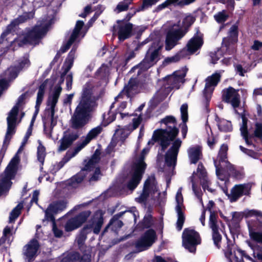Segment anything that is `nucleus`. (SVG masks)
<instances>
[{"label":"nucleus","mask_w":262,"mask_h":262,"mask_svg":"<svg viewBox=\"0 0 262 262\" xmlns=\"http://www.w3.org/2000/svg\"><path fill=\"white\" fill-rule=\"evenodd\" d=\"M178 154L167 150L165 155V162L166 165L169 167H175L177 164V157Z\"/></svg>","instance_id":"nucleus-34"},{"label":"nucleus","mask_w":262,"mask_h":262,"mask_svg":"<svg viewBox=\"0 0 262 262\" xmlns=\"http://www.w3.org/2000/svg\"><path fill=\"white\" fill-rule=\"evenodd\" d=\"M188 157L191 164H196L202 156V147L199 145L189 148Z\"/></svg>","instance_id":"nucleus-26"},{"label":"nucleus","mask_w":262,"mask_h":262,"mask_svg":"<svg viewBox=\"0 0 262 262\" xmlns=\"http://www.w3.org/2000/svg\"><path fill=\"white\" fill-rule=\"evenodd\" d=\"M163 47V43L160 40L153 41L149 46L143 60L132 68L130 71L134 72L136 69H138L137 75L139 76L156 65L160 60L161 52Z\"/></svg>","instance_id":"nucleus-2"},{"label":"nucleus","mask_w":262,"mask_h":262,"mask_svg":"<svg viewBox=\"0 0 262 262\" xmlns=\"http://www.w3.org/2000/svg\"><path fill=\"white\" fill-rule=\"evenodd\" d=\"M148 149L146 148H143L141 152L138 160L136 162L133 164L132 167L145 171L147 167V164L144 162V160L145 155L148 152Z\"/></svg>","instance_id":"nucleus-30"},{"label":"nucleus","mask_w":262,"mask_h":262,"mask_svg":"<svg viewBox=\"0 0 262 262\" xmlns=\"http://www.w3.org/2000/svg\"><path fill=\"white\" fill-rule=\"evenodd\" d=\"M40 248L38 241L33 238L23 248V254L26 256L28 262H32L37 255V253Z\"/></svg>","instance_id":"nucleus-19"},{"label":"nucleus","mask_w":262,"mask_h":262,"mask_svg":"<svg viewBox=\"0 0 262 262\" xmlns=\"http://www.w3.org/2000/svg\"><path fill=\"white\" fill-rule=\"evenodd\" d=\"M214 164L215 167L216 174L219 179L222 181H228L229 180L230 175L225 174L224 173V170H226L225 166L221 165V164H217V160H214Z\"/></svg>","instance_id":"nucleus-35"},{"label":"nucleus","mask_w":262,"mask_h":262,"mask_svg":"<svg viewBox=\"0 0 262 262\" xmlns=\"http://www.w3.org/2000/svg\"><path fill=\"white\" fill-rule=\"evenodd\" d=\"M182 188L180 187L177 192L176 196V200L177 205L176 206V211L177 213H184L185 210V207L183 205V197L182 194Z\"/></svg>","instance_id":"nucleus-36"},{"label":"nucleus","mask_w":262,"mask_h":262,"mask_svg":"<svg viewBox=\"0 0 262 262\" xmlns=\"http://www.w3.org/2000/svg\"><path fill=\"white\" fill-rule=\"evenodd\" d=\"M62 91V88L59 85H56L52 96L51 99L48 100V105H50L49 108L45 110V114L48 115V117L51 119V126L53 127L56 125V121H54V117L55 115V108L58 102V98Z\"/></svg>","instance_id":"nucleus-13"},{"label":"nucleus","mask_w":262,"mask_h":262,"mask_svg":"<svg viewBox=\"0 0 262 262\" xmlns=\"http://www.w3.org/2000/svg\"><path fill=\"white\" fill-rule=\"evenodd\" d=\"M161 122L165 124L167 126H168L169 123H173L174 126L177 124V120L174 117L172 116H167L164 118L162 119Z\"/></svg>","instance_id":"nucleus-64"},{"label":"nucleus","mask_w":262,"mask_h":262,"mask_svg":"<svg viewBox=\"0 0 262 262\" xmlns=\"http://www.w3.org/2000/svg\"><path fill=\"white\" fill-rule=\"evenodd\" d=\"M171 141L170 139L165 136L163 138H162L160 140V145L161 147V150L162 151H164L169 146L170 144V142Z\"/></svg>","instance_id":"nucleus-62"},{"label":"nucleus","mask_w":262,"mask_h":262,"mask_svg":"<svg viewBox=\"0 0 262 262\" xmlns=\"http://www.w3.org/2000/svg\"><path fill=\"white\" fill-rule=\"evenodd\" d=\"M218 214H210L209 226L212 230V238L216 248H221L222 236L219 232V227L217 225Z\"/></svg>","instance_id":"nucleus-15"},{"label":"nucleus","mask_w":262,"mask_h":262,"mask_svg":"<svg viewBox=\"0 0 262 262\" xmlns=\"http://www.w3.org/2000/svg\"><path fill=\"white\" fill-rule=\"evenodd\" d=\"M96 164V161H93L91 159H89L84 167L69 180L68 184L70 186H73L75 184L81 183L89 173L93 171Z\"/></svg>","instance_id":"nucleus-11"},{"label":"nucleus","mask_w":262,"mask_h":262,"mask_svg":"<svg viewBox=\"0 0 262 262\" xmlns=\"http://www.w3.org/2000/svg\"><path fill=\"white\" fill-rule=\"evenodd\" d=\"M102 131V127L101 125L97 126L91 129L86 135L85 139L81 142L78 143L84 148L93 139L96 138Z\"/></svg>","instance_id":"nucleus-24"},{"label":"nucleus","mask_w":262,"mask_h":262,"mask_svg":"<svg viewBox=\"0 0 262 262\" xmlns=\"http://www.w3.org/2000/svg\"><path fill=\"white\" fill-rule=\"evenodd\" d=\"M221 75L219 73H214L212 75L206 78L205 86L203 90L204 100L203 103L207 111H209L210 102L212 97L213 89H211V86H215L220 81Z\"/></svg>","instance_id":"nucleus-5"},{"label":"nucleus","mask_w":262,"mask_h":262,"mask_svg":"<svg viewBox=\"0 0 262 262\" xmlns=\"http://www.w3.org/2000/svg\"><path fill=\"white\" fill-rule=\"evenodd\" d=\"M132 177L126 186L130 190H134L140 183L145 171L132 166Z\"/></svg>","instance_id":"nucleus-21"},{"label":"nucleus","mask_w":262,"mask_h":262,"mask_svg":"<svg viewBox=\"0 0 262 262\" xmlns=\"http://www.w3.org/2000/svg\"><path fill=\"white\" fill-rule=\"evenodd\" d=\"M184 52L185 51H179L174 55L171 57H166L162 62L163 66H167L171 63H176L179 62L181 59L186 58Z\"/></svg>","instance_id":"nucleus-32"},{"label":"nucleus","mask_w":262,"mask_h":262,"mask_svg":"<svg viewBox=\"0 0 262 262\" xmlns=\"http://www.w3.org/2000/svg\"><path fill=\"white\" fill-rule=\"evenodd\" d=\"M229 16L227 15L225 11L219 12L214 15L215 20L219 23H223L227 20Z\"/></svg>","instance_id":"nucleus-55"},{"label":"nucleus","mask_w":262,"mask_h":262,"mask_svg":"<svg viewBox=\"0 0 262 262\" xmlns=\"http://www.w3.org/2000/svg\"><path fill=\"white\" fill-rule=\"evenodd\" d=\"M91 202L88 203H84L81 204L76 205L72 209L68 211L67 213H74L75 211L80 210L79 213H92L90 210H82L83 208L86 207L90 204Z\"/></svg>","instance_id":"nucleus-53"},{"label":"nucleus","mask_w":262,"mask_h":262,"mask_svg":"<svg viewBox=\"0 0 262 262\" xmlns=\"http://www.w3.org/2000/svg\"><path fill=\"white\" fill-rule=\"evenodd\" d=\"M124 214H116L110 220L108 224L104 228L102 231V234L104 235L108 231V229L110 228L111 230L115 233H117L120 229L123 226V223L119 220V219Z\"/></svg>","instance_id":"nucleus-22"},{"label":"nucleus","mask_w":262,"mask_h":262,"mask_svg":"<svg viewBox=\"0 0 262 262\" xmlns=\"http://www.w3.org/2000/svg\"><path fill=\"white\" fill-rule=\"evenodd\" d=\"M17 171L16 168L7 166L5 171V175L0 176V178L5 183L8 184L10 187L12 184L11 180L15 178Z\"/></svg>","instance_id":"nucleus-28"},{"label":"nucleus","mask_w":262,"mask_h":262,"mask_svg":"<svg viewBox=\"0 0 262 262\" xmlns=\"http://www.w3.org/2000/svg\"><path fill=\"white\" fill-rule=\"evenodd\" d=\"M226 169L228 172L230 177H232L236 180H241L244 177V173L237 170L234 165L230 162L227 163V167L226 168Z\"/></svg>","instance_id":"nucleus-33"},{"label":"nucleus","mask_w":262,"mask_h":262,"mask_svg":"<svg viewBox=\"0 0 262 262\" xmlns=\"http://www.w3.org/2000/svg\"><path fill=\"white\" fill-rule=\"evenodd\" d=\"M196 30L193 36L188 41L186 48L181 50L182 51H185L184 53L186 57L195 53L204 43L203 34L200 32L199 28H196Z\"/></svg>","instance_id":"nucleus-8"},{"label":"nucleus","mask_w":262,"mask_h":262,"mask_svg":"<svg viewBox=\"0 0 262 262\" xmlns=\"http://www.w3.org/2000/svg\"><path fill=\"white\" fill-rule=\"evenodd\" d=\"M133 27V24L130 23H127L124 25H114L113 28V32L114 33L117 31L119 40L123 41L132 36Z\"/></svg>","instance_id":"nucleus-20"},{"label":"nucleus","mask_w":262,"mask_h":262,"mask_svg":"<svg viewBox=\"0 0 262 262\" xmlns=\"http://www.w3.org/2000/svg\"><path fill=\"white\" fill-rule=\"evenodd\" d=\"M185 34L182 30L179 29H175L169 31L166 36L165 50L170 51L178 44V42Z\"/></svg>","instance_id":"nucleus-17"},{"label":"nucleus","mask_w":262,"mask_h":262,"mask_svg":"<svg viewBox=\"0 0 262 262\" xmlns=\"http://www.w3.org/2000/svg\"><path fill=\"white\" fill-rule=\"evenodd\" d=\"M157 238L156 231L152 229H149L136 241L135 247L138 252L146 250L154 244Z\"/></svg>","instance_id":"nucleus-7"},{"label":"nucleus","mask_w":262,"mask_h":262,"mask_svg":"<svg viewBox=\"0 0 262 262\" xmlns=\"http://www.w3.org/2000/svg\"><path fill=\"white\" fill-rule=\"evenodd\" d=\"M242 125L240 127L241 133V134L248 133V125H247L248 119L245 116V115L244 114L242 115Z\"/></svg>","instance_id":"nucleus-63"},{"label":"nucleus","mask_w":262,"mask_h":262,"mask_svg":"<svg viewBox=\"0 0 262 262\" xmlns=\"http://www.w3.org/2000/svg\"><path fill=\"white\" fill-rule=\"evenodd\" d=\"M201 243L199 233L190 228H185L182 233V244L183 247L191 253H195L196 246Z\"/></svg>","instance_id":"nucleus-3"},{"label":"nucleus","mask_w":262,"mask_h":262,"mask_svg":"<svg viewBox=\"0 0 262 262\" xmlns=\"http://www.w3.org/2000/svg\"><path fill=\"white\" fill-rule=\"evenodd\" d=\"M115 211H118V213H126L127 212L134 213L136 210H127L123 205H121L120 203H117L113 207L111 211V213H114Z\"/></svg>","instance_id":"nucleus-51"},{"label":"nucleus","mask_w":262,"mask_h":262,"mask_svg":"<svg viewBox=\"0 0 262 262\" xmlns=\"http://www.w3.org/2000/svg\"><path fill=\"white\" fill-rule=\"evenodd\" d=\"M82 148H83L77 143V146L74 148V149H69L67 151L66 155L64 156L61 160L65 164L67 163L72 157L76 156V155L79 152Z\"/></svg>","instance_id":"nucleus-41"},{"label":"nucleus","mask_w":262,"mask_h":262,"mask_svg":"<svg viewBox=\"0 0 262 262\" xmlns=\"http://www.w3.org/2000/svg\"><path fill=\"white\" fill-rule=\"evenodd\" d=\"M45 116L42 117L43 132L48 138H51L52 129L55 126L52 127L51 118L48 117V115L45 114Z\"/></svg>","instance_id":"nucleus-37"},{"label":"nucleus","mask_w":262,"mask_h":262,"mask_svg":"<svg viewBox=\"0 0 262 262\" xmlns=\"http://www.w3.org/2000/svg\"><path fill=\"white\" fill-rule=\"evenodd\" d=\"M237 251L239 253L240 255V258L238 257L235 251H232V248L230 245H228L226 251L225 252V255L227 257H230L232 255H234L233 258L235 262H241L243 261V257L247 258L248 259L251 260V257L247 255L245 252L242 250L241 249L237 248Z\"/></svg>","instance_id":"nucleus-25"},{"label":"nucleus","mask_w":262,"mask_h":262,"mask_svg":"<svg viewBox=\"0 0 262 262\" xmlns=\"http://www.w3.org/2000/svg\"><path fill=\"white\" fill-rule=\"evenodd\" d=\"M255 128L254 132L253 137L261 139L262 138V123L257 122L255 124Z\"/></svg>","instance_id":"nucleus-60"},{"label":"nucleus","mask_w":262,"mask_h":262,"mask_svg":"<svg viewBox=\"0 0 262 262\" xmlns=\"http://www.w3.org/2000/svg\"><path fill=\"white\" fill-rule=\"evenodd\" d=\"M185 219V214H178L176 228L178 231H181L182 230Z\"/></svg>","instance_id":"nucleus-57"},{"label":"nucleus","mask_w":262,"mask_h":262,"mask_svg":"<svg viewBox=\"0 0 262 262\" xmlns=\"http://www.w3.org/2000/svg\"><path fill=\"white\" fill-rule=\"evenodd\" d=\"M138 86V82L136 78H131L128 81L127 84H126L120 94L118 95L119 96L120 94L123 93L125 94L127 97H129L130 93L133 91L135 90Z\"/></svg>","instance_id":"nucleus-31"},{"label":"nucleus","mask_w":262,"mask_h":262,"mask_svg":"<svg viewBox=\"0 0 262 262\" xmlns=\"http://www.w3.org/2000/svg\"><path fill=\"white\" fill-rule=\"evenodd\" d=\"M163 132H164V135H166L167 138L173 141L178 135L179 130L176 126L173 127L167 126L166 128L163 130Z\"/></svg>","instance_id":"nucleus-40"},{"label":"nucleus","mask_w":262,"mask_h":262,"mask_svg":"<svg viewBox=\"0 0 262 262\" xmlns=\"http://www.w3.org/2000/svg\"><path fill=\"white\" fill-rule=\"evenodd\" d=\"M188 108L187 103L183 104L180 108L181 117L183 123L187 122L188 120Z\"/></svg>","instance_id":"nucleus-52"},{"label":"nucleus","mask_w":262,"mask_h":262,"mask_svg":"<svg viewBox=\"0 0 262 262\" xmlns=\"http://www.w3.org/2000/svg\"><path fill=\"white\" fill-rule=\"evenodd\" d=\"M88 181L90 183L92 182H97L100 179V176L102 175L100 168L99 167H96L93 173L90 172L88 174Z\"/></svg>","instance_id":"nucleus-49"},{"label":"nucleus","mask_w":262,"mask_h":262,"mask_svg":"<svg viewBox=\"0 0 262 262\" xmlns=\"http://www.w3.org/2000/svg\"><path fill=\"white\" fill-rule=\"evenodd\" d=\"M67 200H58L49 204L45 213H58L63 211L67 207Z\"/></svg>","instance_id":"nucleus-23"},{"label":"nucleus","mask_w":262,"mask_h":262,"mask_svg":"<svg viewBox=\"0 0 262 262\" xmlns=\"http://www.w3.org/2000/svg\"><path fill=\"white\" fill-rule=\"evenodd\" d=\"M80 254L77 251H71L64 256L60 262H77L79 261Z\"/></svg>","instance_id":"nucleus-39"},{"label":"nucleus","mask_w":262,"mask_h":262,"mask_svg":"<svg viewBox=\"0 0 262 262\" xmlns=\"http://www.w3.org/2000/svg\"><path fill=\"white\" fill-rule=\"evenodd\" d=\"M34 13L32 12H25L22 15H19L16 18L13 19L17 26L27 21L28 20L34 17Z\"/></svg>","instance_id":"nucleus-46"},{"label":"nucleus","mask_w":262,"mask_h":262,"mask_svg":"<svg viewBox=\"0 0 262 262\" xmlns=\"http://www.w3.org/2000/svg\"><path fill=\"white\" fill-rule=\"evenodd\" d=\"M164 129H159L154 131L152 139L154 142H157L161 140L162 138L165 136Z\"/></svg>","instance_id":"nucleus-58"},{"label":"nucleus","mask_w":262,"mask_h":262,"mask_svg":"<svg viewBox=\"0 0 262 262\" xmlns=\"http://www.w3.org/2000/svg\"><path fill=\"white\" fill-rule=\"evenodd\" d=\"M38 143L39 145L37 147V160L42 166L43 165L45 157L46 156V148L42 145L41 142L40 140H38Z\"/></svg>","instance_id":"nucleus-43"},{"label":"nucleus","mask_w":262,"mask_h":262,"mask_svg":"<svg viewBox=\"0 0 262 262\" xmlns=\"http://www.w3.org/2000/svg\"><path fill=\"white\" fill-rule=\"evenodd\" d=\"M17 26L16 24L14 22L13 20H12L10 24H9L5 30L3 32V33L1 35L0 39L4 40L6 36L10 34L12 32L15 31V29Z\"/></svg>","instance_id":"nucleus-50"},{"label":"nucleus","mask_w":262,"mask_h":262,"mask_svg":"<svg viewBox=\"0 0 262 262\" xmlns=\"http://www.w3.org/2000/svg\"><path fill=\"white\" fill-rule=\"evenodd\" d=\"M78 249L82 253L83 255H80L79 262H91V255L90 253H87V246L84 244L82 245H77Z\"/></svg>","instance_id":"nucleus-42"},{"label":"nucleus","mask_w":262,"mask_h":262,"mask_svg":"<svg viewBox=\"0 0 262 262\" xmlns=\"http://www.w3.org/2000/svg\"><path fill=\"white\" fill-rule=\"evenodd\" d=\"M47 32L46 27L36 25L31 28H29L24 34L29 45L36 46L38 45Z\"/></svg>","instance_id":"nucleus-6"},{"label":"nucleus","mask_w":262,"mask_h":262,"mask_svg":"<svg viewBox=\"0 0 262 262\" xmlns=\"http://www.w3.org/2000/svg\"><path fill=\"white\" fill-rule=\"evenodd\" d=\"M156 177L154 174L151 175L150 177L146 180L144 182V187L145 188H148L149 189L152 188L155 185Z\"/></svg>","instance_id":"nucleus-56"},{"label":"nucleus","mask_w":262,"mask_h":262,"mask_svg":"<svg viewBox=\"0 0 262 262\" xmlns=\"http://www.w3.org/2000/svg\"><path fill=\"white\" fill-rule=\"evenodd\" d=\"M30 64L31 62L29 60V54L28 53H26L21 58L18 60V64L15 66L18 69V70L20 71L24 68L29 67Z\"/></svg>","instance_id":"nucleus-44"},{"label":"nucleus","mask_w":262,"mask_h":262,"mask_svg":"<svg viewBox=\"0 0 262 262\" xmlns=\"http://www.w3.org/2000/svg\"><path fill=\"white\" fill-rule=\"evenodd\" d=\"M28 41L27 39L25 34H24V36L23 37L21 36L16 37L11 42L10 46L12 47L13 50L14 51L17 50L19 48L23 47L25 45H29Z\"/></svg>","instance_id":"nucleus-38"},{"label":"nucleus","mask_w":262,"mask_h":262,"mask_svg":"<svg viewBox=\"0 0 262 262\" xmlns=\"http://www.w3.org/2000/svg\"><path fill=\"white\" fill-rule=\"evenodd\" d=\"M249 236L253 241L262 245V231H256L250 228L249 229Z\"/></svg>","instance_id":"nucleus-48"},{"label":"nucleus","mask_w":262,"mask_h":262,"mask_svg":"<svg viewBox=\"0 0 262 262\" xmlns=\"http://www.w3.org/2000/svg\"><path fill=\"white\" fill-rule=\"evenodd\" d=\"M194 174H197L200 180V183L202 186L205 187L207 181L209 180L207 177V173L203 163L200 162L198 164L196 169V173L193 172L192 176L194 177Z\"/></svg>","instance_id":"nucleus-29"},{"label":"nucleus","mask_w":262,"mask_h":262,"mask_svg":"<svg viewBox=\"0 0 262 262\" xmlns=\"http://www.w3.org/2000/svg\"><path fill=\"white\" fill-rule=\"evenodd\" d=\"M80 133L78 131L68 129L64 132L62 137L59 142L60 145L58 147L57 151L61 152L67 150L79 137Z\"/></svg>","instance_id":"nucleus-12"},{"label":"nucleus","mask_w":262,"mask_h":262,"mask_svg":"<svg viewBox=\"0 0 262 262\" xmlns=\"http://www.w3.org/2000/svg\"><path fill=\"white\" fill-rule=\"evenodd\" d=\"M172 146L169 148L168 150L179 154L180 148L182 145V141L179 139H174L173 141Z\"/></svg>","instance_id":"nucleus-54"},{"label":"nucleus","mask_w":262,"mask_h":262,"mask_svg":"<svg viewBox=\"0 0 262 262\" xmlns=\"http://www.w3.org/2000/svg\"><path fill=\"white\" fill-rule=\"evenodd\" d=\"M91 214H76L74 216L70 217L64 225V231L72 232L81 227L86 223Z\"/></svg>","instance_id":"nucleus-10"},{"label":"nucleus","mask_w":262,"mask_h":262,"mask_svg":"<svg viewBox=\"0 0 262 262\" xmlns=\"http://www.w3.org/2000/svg\"><path fill=\"white\" fill-rule=\"evenodd\" d=\"M104 214H93L90 219H88L87 223L84 227H87V230L91 233L92 231L96 234H98L104 223Z\"/></svg>","instance_id":"nucleus-18"},{"label":"nucleus","mask_w":262,"mask_h":262,"mask_svg":"<svg viewBox=\"0 0 262 262\" xmlns=\"http://www.w3.org/2000/svg\"><path fill=\"white\" fill-rule=\"evenodd\" d=\"M196 18L193 15L189 14L186 15L183 19L181 26L179 29L182 30V32L186 35L189 31L192 25L195 21Z\"/></svg>","instance_id":"nucleus-27"},{"label":"nucleus","mask_w":262,"mask_h":262,"mask_svg":"<svg viewBox=\"0 0 262 262\" xmlns=\"http://www.w3.org/2000/svg\"><path fill=\"white\" fill-rule=\"evenodd\" d=\"M222 218L225 220L230 230V233L232 230L237 231L240 227L239 222L243 217L248 218L254 215L256 221L262 225V214H232V218L230 221L224 214H220Z\"/></svg>","instance_id":"nucleus-9"},{"label":"nucleus","mask_w":262,"mask_h":262,"mask_svg":"<svg viewBox=\"0 0 262 262\" xmlns=\"http://www.w3.org/2000/svg\"><path fill=\"white\" fill-rule=\"evenodd\" d=\"M91 233L88 230L87 227H83L79 231V234L76 237V243L77 245L84 244L87 239L88 234Z\"/></svg>","instance_id":"nucleus-45"},{"label":"nucleus","mask_w":262,"mask_h":262,"mask_svg":"<svg viewBox=\"0 0 262 262\" xmlns=\"http://www.w3.org/2000/svg\"><path fill=\"white\" fill-rule=\"evenodd\" d=\"M238 92V90H235L231 86L224 90L222 96V101L230 103L234 108L238 107L241 103V97Z\"/></svg>","instance_id":"nucleus-14"},{"label":"nucleus","mask_w":262,"mask_h":262,"mask_svg":"<svg viewBox=\"0 0 262 262\" xmlns=\"http://www.w3.org/2000/svg\"><path fill=\"white\" fill-rule=\"evenodd\" d=\"M251 189V186L248 184L235 185L231 190L228 199L231 203L236 202L243 195H249Z\"/></svg>","instance_id":"nucleus-16"},{"label":"nucleus","mask_w":262,"mask_h":262,"mask_svg":"<svg viewBox=\"0 0 262 262\" xmlns=\"http://www.w3.org/2000/svg\"><path fill=\"white\" fill-rule=\"evenodd\" d=\"M227 154L224 153H218L217 159L219 160V163L217 164H221L224 163V166L226 168L227 167V163L229 162L227 160Z\"/></svg>","instance_id":"nucleus-61"},{"label":"nucleus","mask_w":262,"mask_h":262,"mask_svg":"<svg viewBox=\"0 0 262 262\" xmlns=\"http://www.w3.org/2000/svg\"><path fill=\"white\" fill-rule=\"evenodd\" d=\"M239 148L240 150L243 152H244V154L248 155L249 156H250V157H252L253 158H254V159L257 158L258 154H257V152H256V151H254L253 150L246 148L243 147L242 145H240L239 146Z\"/></svg>","instance_id":"nucleus-59"},{"label":"nucleus","mask_w":262,"mask_h":262,"mask_svg":"<svg viewBox=\"0 0 262 262\" xmlns=\"http://www.w3.org/2000/svg\"><path fill=\"white\" fill-rule=\"evenodd\" d=\"M238 26L233 25L228 32V35L223 38L222 48L229 55H232L235 52V45L238 41Z\"/></svg>","instance_id":"nucleus-4"},{"label":"nucleus","mask_w":262,"mask_h":262,"mask_svg":"<svg viewBox=\"0 0 262 262\" xmlns=\"http://www.w3.org/2000/svg\"><path fill=\"white\" fill-rule=\"evenodd\" d=\"M93 95V86L87 82L83 86L79 103L72 117L71 127L73 129L79 130L88 123L90 113L95 103Z\"/></svg>","instance_id":"nucleus-1"},{"label":"nucleus","mask_w":262,"mask_h":262,"mask_svg":"<svg viewBox=\"0 0 262 262\" xmlns=\"http://www.w3.org/2000/svg\"><path fill=\"white\" fill-rule=\"evenodd\" d=\"M219 129L225 133L230 132L232 130V125L231 121L223 119L219 124H217Z\"/></svg>","instance_id":"nucleus-47"}]
</instances>
